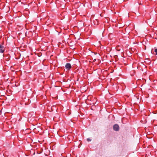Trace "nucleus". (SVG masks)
<instances>
[{"instance_id": "nucleus-4", "label": "nucleus", "mask_w": 157, "mask_h": 157, "mask_svg": "<svg viewBox=\"0 0 157 157\" xmlns=\"http://www.w3.org/2000/svg\"><path fill=\"white\" fill-rule=\"evenodd\" d=\"M3 48H1L0 49V52L1 53H3L4 51V50L3 49Z\"/></svg>"}, {"instance_id": "nucleus-5", "label": "nucleus", "mask_w": 157, "mask_h": 157, "mask_svg": "<svg viewBox=\"0 0 157 157\" xmlns=\"http://www.w3.org/2000/svg\"><path fill=\"white\" fill-rule=\"evenodd\" d=\"M155 54L157 55V49H155Z\"/></svg>"}, {"instance_id": "nucleus-7", "label": "nucleus", "mask_w": 157, "mask_h": 157, "mask_svg": "<svg viewBox=\"0 0 157 157\" xmlns=\"http://www.w3.org/2000/svg\"><path fill=\"white\" fill-rule=\"evenodd\" d=\"M87 141H91V139H90V138H87Z\"/></svg>"}, {"instance_id": "nucleus-3", "label": "nucleus", "mask_w": 157, "mask_h": 157, "mask_svg": "<svg viewBox=\"0 0 157 157\" xmlns=\"http://www.w3.org/2000/svg\"><path fill=\"white\" fill-rule=\"evenodd\" d=\"M116 49L118 51H121V49L122 48V47L121 46H117L116 47Z\"/></svg>"}, {"instance_id": "nucleus-6", "label": "nucleus", "mask_w": 157, "mask_h": 157, "mask_svg": "<svg viewBox=\"0 0 157 157\" xmlns=\"http://www.w3.org/2000/svg\"><path fill=\"white\" fill-rule=\"evenodd\" d=\"M3 48H4L3 46L0 44V49Z\"/></svg>"}, {"instance_id": "nucleus-1", "label": "nucleus", "mask_w": 157, "mask_h": 157, "mask_svg": "<svg viewBox=\"0 0 157 157\" xmlns=\"http://www.w3.org/2000/svg\"><path fill=\"white\" fill-rule=\"evenodd\" d=\"M119 126L117 124H115L113 126V129L114 130L117 131L119 130Z\"/></svg>"}, {"instance_id": "nucleus-2", "label": "nucleus", "mask_w": 157, "mask_h": 157, "mask_svg": "<svg viewBox=\"0 0 157 157\" xmlns=\"http://www.w3.org/2000/svg\"><path fill=\"white\" fill-rule=\"evenodd\" d=\"M65 67L67 70H69L71 68V66L69 63H67L65 66Z\"/></svg>"}]
</instances>
